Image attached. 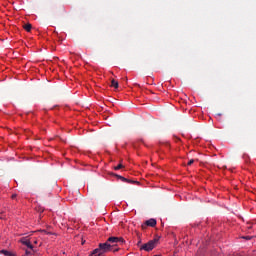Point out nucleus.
I'll list each match as a JSON object with an SVG mask.
<instances>
[{
    "label": "nucleus",
    "mask_w": 256,
    "mask_h": 256,
    "mask_svg": "<svg viewBox=\"0 0 256 256\" xmlns=\"http://www.w3.org/2000/svg\"><path fill=\"white\" fill-rule=\"evenodd\" d=\"M193 163H195V160H194V159H191V160H189V162H188L187 165L191 166V165H193Z\"/></svg>",
    "instance_id": "nucleus-12"
},
{
    "label": "nucleus",
    "mask_w": 256,
    "mask_h": 256,
    "mask_svg": "<svg viewBox=\"0 0 256 256\" xmlns=\"http://www.w3.org/2000/svg\"><path fill=\"white\" fill-rule=\"evenodd\" d=\"M116 177H118V179H121V181H124V183H129V180L123 176L116 175Z\"/></svg>",
    "instance_id": "nucleus-10"
},
{
    "label": "nucleus",
    "mask_w": 256,
    "mask_h": 256,
    "mask_svg": "<svg viewBox=\"0 0 256 256\" xmlns=\"http://www.w3.org/2000/svg\"><path fill=\"white\" fill-rule=\"evenodd\" d=\"M123 164H119L118 166L114 167L115 171H119V169H123Z\"/></svg>",
    "instance_id": "nucleus-11"
},
{
    "label": "nucleus",
    "mask_w": 256,
    "mask_h": 256,
    "mask_svg": "<svg viewBox=\"0 0 256 256\" xmlns=\"http://www.w3.org/2000/svg\"><path fill=\"white\" fill-rule=\"evenodd\" d=\"M111 87H114V89H119V82L115 79L111 80Z\"/></svg>",
    "instance_id": "nucleus-8"
},
{
    "label": "nucleus",
    "mask_w": 256,
    "mask_h": 256,
    "mask_svg": "<svg viewBox=\"0 0 256 256\" xmlns=\"http://www.w3.org/2000/svg\"><path fill=\"white\" fill-rule=\"evenodd\" d=\"M107 243L112 244L114 247V245H117V244L123 245V243H125V240L123 239V237L112 236L108 238Z\"/></svg>",
    "instance_id": "nucleus-2"
},
{
    "label": "nucleus",
    "mask_w": 256,
    "mask_h": 256,
    "mask_svg": "<svg viewBox=\"0 0 256 256\" xmlns=\"http://www.w3.org/2000/svg\"><path fill=\"white\" fill-rule=\"evenodd\" d=\"M12 197L15 198V195H13Z\"/></svg>",
    "instance_id": "nucleus-17"
},
{
    "label": "nucleus",
    "mask_w": 256,
    "mask_h": 256,
    "mask_svg": "<svg viewBox=\"0 0 256 256\" xmlns=\"http://www.w3.org/2000/svg\"><path fill=\"white\" fill-rule=\"evenodd\" d=\"M33 26H31V24H24L23 25V29H25V31H27L28 33L31 31Z\"/></svg>",
    "instance_id": "nucleus-9"
},
{
    "label": "nucleus",
    "mask_w": 256,
    "mask_h": 256,
    "mask_svg": "<svg viewBox=\"0 0 256 256\" xmlns=\"http://www.w3.org/2000/svg\"><path fill=\"white\" fill-rule=\"evenodd\" d=\"M82 245H85V241H82Z\"/></svg>",
    "instance_id": "nucleus-16"
},
{
    "label": "nucleus",
    "mask_w": 256,
    "mask_h": 256,
    "mask_svg": "<svg viewBox=\"0 0 256 256\" xmlns=\"http://www.w3.org/2000/svg\"><path fill=\"white\" fill-rule=\"evenodd\" d=\"M243 239H246L247 241L251 240V236L243 237Z\"/></svg>",
    "instance_id": "nucleus-13"
},
{
    "label": "nucleus",
    "mask_w": 256,
    "mask_h": 256,
    "mask_svg": "<svg viewBox=\"0 0 256 256\" xmlns=\"http://www.w3.org/2000/svg\"><path fill=\"white\" fill-rule=\"evenodd\" d=\"M159 243V238H154L150 241H148L147 243L145 244H142L140 246V251H153V248L154 247H157V244Z\"/></svg>",
    "instance_id": "nucleus-1"
},
{
    "label": "nucleus",
    "mask_w": 256,
    "mask_h": 256,
    "mask_svg": "<svg viewBox=\"0 0 256 256\" xmlns=\"http://www.w3.org/2000/svg\"><path fill=\"white\" fill-rule=\"evenodd\" d=\"M100 249L102 250V253H108V251H111L113 248V245L109 244V242L100 243L99 244Z\"/></svg>",
    "instance_id": "nucleus-3"
},
{
    "label": "nucleus",
    "mask_w": 256,
    "mask_h": 256,
    "mask_svg": "<svg viewBox=\"0 0 256 256\" xmlns=\"http://www.w3.org/2000/svg\"><path fill=\"white\" fill-rule=\"evenodd\" d=\"M141 245H143V244H141V241H139V242L137 243V246L139 247V249H141Z\"/></svg>",
    "instance_id": "nucleus-14"
},
{
    "label": "nucleus",
    "mask_w": 256,
    "mask_h": 256,
    "mask_svg": "<svg viewBox=\"0 0 256 256\" xmlns=\"http://www.w3.org/2000/svg\"><path fill=\"white\" fill-rule=\"evenodd\" d=\"M0 253L5 256H17L14 252H11L9 250H1Z\"/></svg>",
    "instance_id": "nucleus-6"
},
{
    "label": "nucleus",
    "mask_w": 256,
    "mask_h": 256,
    "mask_svg": "<svg viewBox=\"0 0 256 256\" xmlns=\"http://www.w3.org/2000/svg\"><path fill=\"white\" fill-rule=\"evenodd\" d=\"M157 225V220L154 218H151L147 220L144 225H142V229H145V227H155Z\"/></svg>",
    "instance_id": "nucleus-4"
},
{
    "label": "nucleus",
    "mask_w": 256,
    "mask_h": 256,
    "mask_svg": "<svg viewBox=\"0 0 256 256\" xmlns=\"http://www.w3.org/2000/svg\"><path fill=\"white\" fill-rule=\"evenodd\" d=\"M22 245H26L28 249H33V246L31 245V241L29 240H22Z\"/></svg>",
    "instance_id": "nucleus-7"
},
{
    "label": "nucleus",
    "mask_w": 256,
    "mask_h": 256,
    "mask_svg": "<svg viewBox=\"0 0 256 256\" xmlns=\"http://www.w3.org/2000/svg\"><path fill=\"white\" fill-rule=\"evenodd\" d=\"M101 256L104 255V252L101 250V247L98 246V248L94 249L91 253L90 256Z\"/></svg>",
    "instance_id": "nucleus-5"
},
{
    "label": "nucleus",
    "mask_w": 256,
    "mask_h": 256,
    "mask_svg": "<svg viewBox=\"0 0 256 256\" xmlns=\"http://www.w3.org/2000/svg\"><path fill=\"white\" fill-rule=\"evenodd\" d=\"M26 255H31V252H29L28 250H26Z\"/></svg>",
    "instance_id": "nucleus-15"
}]
</instances>
